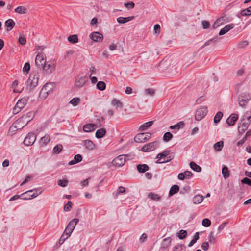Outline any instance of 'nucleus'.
Here are the masks:
<instances>
[{
  "label": "nucleus",
  "instance_id": "20",
  "mask_svg": "<svg viewBox=\"0 0 251 251\" xmlns=\"http://www.w3.org/2000/svg\"><path fill=\"white\" fill-rule=\"evenodd\" d=\"M44 70H45L48 73H51L54 70V66L51 65L50 64L45 63L43 66L41 67Z\"/></svg>",
  "mask_w": 251,
  "mask_h": 251
},
{
  "label": "nucleus",
  "instance_id": "31",
  "mask_svg": "<svg viewBox=\"0 0 251 251\" xmlns=\"http://www.w3.org/2000/svg\"><path fill=\"white\" fill-rule=\"evenodd\" d=\"M179 190V187L177 185H173L170 190L169 195L171 196L176 193H177Z\"/></svg>",
  "mask_w": 251,
  "mask_h": 251
},
{
  "label": "nucleus",
  "instance_id": "46",
  "mask_svg": "<svg viewBox=\"0 0 251 251\" xmlns=\"http://www.w3.org/2000/svg\"><path fill=\"white\" fill-rule=\"evenodd\" d=\"M187 233L186 230H181L177 233V236L179 237L180 239H183L187 236Z\"/></svg>",
  "mask_w": 251,
  "mask_h": 251
},
{
  "label": "nucleus",
  "instance_id": "61",
  "mask_svg": "<svg viewBox=\"0 0 251 251\" xmlns=\"http://www.w3.org/2000/svg\"><path fill=\"white\" fill-rule=\"evenodd\" d=\"M124 5L127 8L132 9L135 6V4L132 1L124 3Z\"/></svg>",
  "mask_w": 251,
  "mask_h": 251
},
{
  "label": "nucleus",
  "instance_id": "19",
  "mask_svg": "<svg viewBox=\"0 0 251 251\" xmlns=\"http://www.w3.org/2000/svg\"><path fill=\"white\" fill-rule=\"evenodd\" d=\"M146 136H144L143 133L137 134L134 137V140L137 143H143L146 142Z\"/></svg>",
  "mask_w": 251,
  "mask_h": 251
},
{
  "label": "nucleus",
  "instance_id": "18",
  "mask_svg": "<svg viewBox=\"0 0 251 251\" xmlns=\"http://www.w3.org/2000/svg\"><path fill=\"white\" fill-rule=\"evenodd\" d=\"M82 159V157L80 154H76L74 156V159L70 161L68 163V164L69 165H72L74 164H75L81 161Z\"/></svg>",
  "mask_w": 251,
  "mask_h": 251
},
{
  "label": "nucleus",
  "instance_id": "35",
  "mask_svg": "<svg viewBox=\"0 0 251 251\" xmlns=\"http://www.w3.org/2000/svg\"><path fill=\"white\" fill-rule=\"evenodd\" d=\"M137 168L140 173H144L149 169V167L146 164L138 165Z\"/></svg>",
  "mask_w": 251,
  "mask_h": 251
},
{
  "label": "nucleus",
  "instance_id": "13",
  "mask_svg": "<svg viewBox=\"0 0 251 251\" xmlns=\"http://www.w3.org/2000/svg\"><path fill=\"white\" fill-rule=\"evenodd\" d=\"M238 116L236 114H232L226 120V123L229 126L234 125L236 121L238 120Z\"/></svg>",
  "mask_w": 251,
  "mask_h": 251
},
{
  "label": "nucleus",
  "instance_id": "5",
  "mask_svg": "<svg viewBox=\"0 0 251 251\" xmlns=\"http://www.w3.org/2000/svg\"><path fill=\"white\" fill-rule=\"evenodd\" d=\"M207 113V108L205 106H202L197 109L195 113V119L197 121L201 120L205 116Z\"/></svg>",
  "mask_w": 251,
  "mask_h": 251
},
{
  "label": "nucleus",
  "instance_id": "50",
  "mask_svg": "<svg viewBox=\"0 0 251 251\" xmlns=\"http://www.w3.org/2000/svg\"><path fill=\"white\" fill-rule=\"evenodd\" d=\"M202 225L204 227H208L211 225V221L209 219H204L202 221Z\"/></svg>",
  "mask_w": 251,
  "mask_h": 251
},
{
  "label": "nucleus",
  "instance_id": "11",
  "mask_svg": "<svg viewBox=\"0 0 251 251\" xmlns=\"http://www.w3.org/2000/svg\"><path fill=\"white\" fill-rule=\"evenodd\" d=\"M243 120L244 119L241 120L238 127V131L241 134L243 133L247 129L250 124V121L246 123L243 122Z\"/></svg>",
  "mask_w": 251,
  "mask_h": 251
},
{
  "label": "nucleus",
  "instance_id": "62",
  "mask_svg": "<svg viewBox=\"0 0 251 251\" xmlns=\"http://www.w3.org/2000/svg\"><path fill=\"white\" fill-rule=\"evenodd\" d=\"M202 25L203 29H207L210 26L209 23L206 20H203L202 21Z\"/></svg>",
  "mask_w": 251,
  "mask_h": 251
},
{
  "label": "nucleus",
  "instance_id": "9",
  "mask_svg": "<svg viewBox=\"0 0 251 251\" xmlns=\"http://www.w3.org/2000/svg\"><path fill=\"white\" fill-rule=\"evenodd\" d=\"M126 162L125 157L123 155H119L115 158L112 163L114 166L121 167L124 165Z\"/></svg>",
  "mask_w": 251,
  "mask_h": 251
},
{
  "label": "nucleus",
  "instance_id": "25",
  "mask_svg": "<svg viewBox=\"0 0 251 251\" xmlns=\"http://www.w3.org/2000/svg\"><path fill=\"white\" fill-rule=\"evenodd\" d=\"M5 26L7 27V31L11 30L15 26V22L13 21L12 19H8L7 20L5 23Z\"/></svg>",
  "mask_w": 251,
  "mask_h": 251
},
{
  "label": "nucleus",
  "instance_id": "22",
  "mask_svg": "<svg viewBox=\"0 0 251 251\" xmlns=\"http://www.w3.org/2000/svg\"><path fill=\"white\" fill-rule=\"evenodd\" d=\"M225 19L224 17H221L220 18L217 19L214 23L213 25V27L214 28H216L223 24Z\"/></svg>",
  "mask_w": 251,
  "mask_h": 251
},
{
  "label": "nucleus",
  "instance_id": "57",
  "mask_svg": "<svg viewBox=\"0 0 251 251\" xmlns=\"http://www.w3.org/2000/svg\"><path fill=\"white\" fill-rule=\"evenodd\" d=\"M72 206V203L71 201H68L64 207V210L65 211H69Z\"/></svg>",
  "mask_w": 251,
  "mask_h": 251
},
{
  "label": "nucleus",
  "instance_id": "15",
  "mask_svg": "<svg viewBox=\"0 0 251 251\" xmlns=\"http://www.w3.org/2000/svg\"><path fill=\"white\" fill-rule=\"evenodd\" d=\"M34 114L32 112H29L23 115L21 118L20 120L19 121L21 120H23L25 119L28 123L30 122L33 118Z\"/></svg>",
  "mask_w": 251,
  "mask_h": 251
},
{
  "label": "nucleus",
  "instance_id": "23",
  "mask_svg": "<svg viewBox=\"0 0 251 251\" xmlns=\"http://www.w3.org/2000/svg\"><path fill=\"white\" fill-rule=\"evenodd\" d=\"M86 82V78L85 77H81L75 82V86L77 87H82Z\"/></svg>",
  "mask_w": 251,
  "mask_h": 251
},
{
  "label": "nucleus",
  "instance_id": "21",
  "mask_svg": "<svg viewBox=\"0 0 251 251\" xmlns=\"http://www.w3.org/2000/svg\"><path fill=\"white\" fill-rule=\"evenodd\" d=\"M84 144L85 147L90 150H92L95 149V144L90 140H86L84 141Z\"/></svg>",
  "mask_w": 251,
  "mask_h": 251
},
{
  "label": "nucleus",
  "instance_id": "1",
  "mask_svg": "<svg viewBox=\"0 0 251 251\" xmlns=\"http://www.w3.org/2000/svg\"><path fill=\"white\" fill-rule=\"evenodd\" d=\"M54 88V84L53 83H46L42 87L40 93V98L45 99L49 94L52 92Z\"/></svg>",
  "mask_w": 251,
  "mask_h": 251
},
{
  "label": "nucleus",
  "instance_id": "54",
  "mask_svg": "<svg viewBox=\"0 0 251 251\" xmlns=\"http://www.w3.org/2000/svg\"><path fill=\"white\" fill-rule=\"evenodd\" d=\"M218 41V38L217 37L216 38H213V39H211L207 41L204 43L203 47L207 46V45H209L211 43H215L217 42Z\"/></svg>",
  "mask_w": 251,
  "mask_h": 251
},
{
  "label": "nucleus",
  "instance_id": "34",
  "mask_svg": "<svg viewBox=\"0 0 251 251\" xmlns=\"http://www.w3.org/2000/svg\"><path fill=\"white\" fill-rule=\"evenodd\" d=\"M224 146V142L222 141L217 142L214 145V148L216 151H219L222 150Z\"/></svg>",
  "mask_w": 251,
  "mask_h": 251
},
{
  "label": "nucleus",
  "instance_id": "48",
  "mask_svg": "<svg viewBox=\"0 0 251 251\" xmlns=\"http://www.w3.org/2000/svg\"><path fill=\"white\" fill-rule=\"evenodd\" d=\"M97 87L99 90L103 91L105 90L106 85L105 83L103 81H99L97 84Z\"/></svg>",
  "mask_w": 251,
  "mask_h": 251
},
{
  "label": "nucleus",
  "instance_id": "36",
  "mask_svg": "<svg viewBox=\"0 0 251 251\" xmlns=\"http://www.w3.org/2000/svg\"><path fill=\"white\" fill-rule=\"evenodd\" d=\"M78 221V219L74 218L69 223L67 226L73 230Z\"/></svg>",
  "mask_w": 251,
  "mask_h": 251
},
{
  "label": "nucleus",
  "instance_id": "26",
  "mask_svg": "<svg viewBox=\"0 0 251 251\" xmlns=\"http://www.w3.org/2000/svg\"><path fill=\"white\" fill-rule=\"evenodd\" d=\"M27 100L25 98L20 99L16 103L17 107H20L22 109L27 104Z\"/></svg>",
  "mask_w": 251,
  "mask_h": 251
},
{
  "label": "nucleus",
  "instance_id": "10",
  "mask_svg": "<svg viewBox=\"0 0 251 251\" xmlns=\"http://www.w3.org/2000/svg\"><path fill=\"white\" fill-rule=\"evenodd\" d=\"M157 144V142L156 141L149 143L144 145L141 150L144 152L152 151L155 149Z\"/></svg>",
  "mask_w": 251,
  "mask_h": 251
},
{
  "label": "nucleus",
  "instance_id": "16",
  "mask_svg": "<svg viewBox=\"0 0 251 251\" xmlns=\"http://www.w3.org/2000/svg\"><path fill=\"white\" fill-rule=\"evenodd\" d=\"M148 197L151 200L156 201H159L161 199V196L152 192L149 193L148 194Z\"/></svg>",
  "mask_w": 251,
  "mask_h": 251
},
{
  "label": "nucleus",
  "instance_id": "42",
  "mask_svg": "<svg viewBox=\"0 0 251 251\" xmlns=\"http://www.w3.org/2000/svg\"><path fill=\"white\" fill-rule=\"evenodd\" d=\"M173 138V135L170 132H166L163 136V140L165 142H168L170 140H171Z\"/></svg>",
  "mask_w": 251,
  "mask_h": 251
},
{
  "label": "nucleus",
  "instance_id": "53",
  "mask_svg": "<svg viewBox=\"0 0 251 251\" xmlns=\"http://www.w3.org/2000/svg\"><path fill=\"white\" fill-rule=\"evenodd\" d=\"M209 242L212 244L216 242V237L214 236L213 233L211 232L208 236Z\"/></svg>",
  "mask_w": 251,
  "mask_h": 251
},
{
  "label": "nucleus",
  "instance_id": "45",
  "mask_svg": "<svg viewBox=\"0 0 251 251\" xmlns=\"http://www.w3.org/2000/svg\"><path fill=\"white\" fill-rule=\"evenodd\" d=\"M186 247L183 244L177 245L174 248V251H185Z\"/></svg>",
  "mask_w": 251,
  "mask_h": 251
},
{
  "label": "nucleus",
  "instance_id": "7",
  "mask_svg": "<svg viewBox=\"0 0 251 251\" xmlns=\"http://www.w3.org/2000/svg\"><path fill=\"white\" fill-rule=\"evenodd\" d=\"M36 64L41 68L46 63V55L43 52H38L35 60Z\"/></svg>",
  "mask_w": 251,
  "mask_h": 251
},
{
  "label": "nucleus",
  "instance_id": "51",
  "mask_svg": "<svg viewBox=\"0 0 251 251\" xmlns=\"http://www.w3.org/2000/svg\"><path fill=\"white\" fill-rule=\"evenodd\" d=\"M42 192V190H41L39 193H37L36 192L32 194V195H29V197H24L22 198L24 200H29L33 198L36 197L39 194H40Z\"/></svg>",
  "mask_w": 251,
  "mask_h": 251
},
{
  "label": "nucleus",
  "instance_id": "56",
  "mask_svg": "<svg viewBox=\"0 0 251 251\" xmlns=\"http://www.w3.org/2000/svg\"><path fill=\"white\" fill-rule=\"evenodd\" d=\"M73 231V230H72L71 228L67 226L63 234H65V235H67V236L69 237L71 235Z\"/></svg>",
  "mask_w": 251,
  "mask_h": 251
},
{
  "label": "nucleus",
  "instance_id": "58",
  "mask_svg": "<svg viewBox=\"0 0 251 251\" xmlns=\"http://www.w3.org/2000/svg\"><path fill=\"white\" fill-rule=\"evenodd\" d=\"M183 174L185 179H189L193 176V173L189 171H185L183 172Z\"/></svg>",
  "mask_w": 251,
  "mask_h": 251
},
{
  "label": "nucleus",
  "instance_id": "33",
  "mask_svg": "<svg viewBox=\"0 0 251 251\" xmlns=\"http://www.w3.org/2000/svg\"><path fill=\"white\" fill-rule=\"evenodd\" d=\"M184 126V123L183 122L180 121L178 122L177 124L171 126H170V128L171 129H176V130H179L181 128H182Z\"/></svg>",
  "mask_w": 251,
  "mask_h": 251
},
{
  "label": "nucleus",
  "instance_id": "40",
  "mask_svg": "<svg viewBox=\"0 0 251 251\" xmlns=\"http://www.w3.org/2000/svg\"><path fill=\"white\" fill-rule=\"evenodd\" d=\"M171 239L169 238H166L164 239L162 244L161 247L164 248H167L171 244Z\"/></svg>",
  "mask_w": 251,
  "mask_h": 251
},
{
  "label": "nucleus",
  "instance_id": "44",
  "mask_svg": "<svg viewBox=\"0 0 251 251\" xmlns=\"http://www.w3.org/2000/svg\"><path fill=\"white\" fill-rule=\"evenodd\" d=\"M242 16H249L251 15V6L243 10L240 13Z\"/></svg>",
  "mask_w": 251,
  "mask_h": 251
},
{
  "label": "nucleus",
  "instance_id": "32",
  "mask_svg": "<svg viewBox=\"0 0 251 251\" xmlns=\"http://www.w3.org/2000/svg\"><path fill=\"white\" fill-rule=\"evenodd\" d=\"M153 121L147 122L140 126L139 129L141 131H144L147 129L149 127L151 126L153 124Z\"/></svg>",
  "mask_w": 251,
  "mask_h": 251
},
{
  "label": "nucleus",
  "instance_id": "63",
  "mask_svg": "<svg viewBox=\"0 0 251 251\" xmlns=\"http://www.w3.org/2000/svg\"><path fill=\"white\" fill-rule=\"evenodd\" d=\"M32 178V176L31 175H28L25 178V179L23 181V182L21 183V185H23L25 184L29 180H30Z\"/></svg>",
  "mask_w": 251,
  "mask_h": 251
},
{
  "label": "nucleus",
  "instance_id": "4",
  "mask_svg": "<svg viewBox=\"0 0 251 251\" xmlns=\"http://www.w3.org/2000/svg\"><path fill=\"white\" fill-rule=\"evenodd\" d=\"M20 120V118L17 119L11 126L10 130H12L13 131L15 130L21 129L25 126L28 122L25 119L19 121Z\"/></svg>",
  "mask_w": 251,
  "mask_h": 251
},
{
  "label": "nucleus",
  "instance_id": "39",
  "mask_svg": "<svg viewBox=\"0 0 251 251\" xmlns=\"http://www.w3.org/2000/svg\"><path fill=\"white\" fill-rule=\"evenodd\" d=\"M50 138L49 135H45L41 138V141L43 145H46L50 141Z\"/></svg>",
  "mask_w": 251,
  "mask_h": 251
},
{
  "label": "nucleus",
  "instance_id": "60",
  "mask_svg": "<svg viewBox=\"0 0 251 251\" xmlns=\"http://www.w3.org/2000/svg\"><path fill=\"white\" fill-rule=\"evenodd\" d=\"M18 42L21 45H24L26 43V38L24 36H20L18 39Z\"/></svg>",
  "mask_w": 251,
  "mask_h": 251
},
{
  "label": "nucleus",
  "instance_id": "64",
  "mask_svg": "<svg viewBox=\"0 0 251 251\" xmlns=\"http://www.w3.org/2000/svg\"><path fill=\"white\" fill-rule=\"evenodd\" d=\"M201 248L204 251H207L209 248V244L207 242H204L202 243Z\"/></svg>",
  "mask_w": 251,
  "mask_h": 251
},
{
  "label": "nucleus",
  "instance_id": "43",
  "mask_svg": "<svg viewBox=\"0 0 251 251\" xmlns=\"http://www.w3.org/2000/svg\"><path fill=\"white\" fill-rule=\"evenodd\" d=\"M223 113L221 112H218L214 118V122L215 124L218 123L223 117Z\"/></svg>",
  "mask_w": 251,
  "mask_h": 251
},
{
  "label": "nucleus",
  "instance_id": "27",
  "mask_svg": "<svg viewBox=\"0 0 251 251\" xmlns=\"http://www.w3.org/2000/svg\"><path fill=\"white\" fill-rule=\"evenodd\" d=\"M204 197L200 195H197L195 196L193 199V202L194 204H200L203 200Z\"/></svg>",
  "mask_w": 251,
  "mask_h": 251
},
{
  "label": "nucleus",
  "instance_id": "52",
  "mask_svg": "<svg viewBox=\"0 0 251 251\" xmlns=\"http://www.w3.org/2000/svg\"><path fill=\"white\" fill-rule=\"evenodd\" d=\"M68 183V180L67 179H59L58 180V185L63 187H66Z\"/></svg>",
  "mask_w": 251,
  "mask_h": 251
},
{
  "label": "nucleus",
  "instance_id": "59",
  "mask_svg": "<svg viewBox=\"0 0 251 251\" xmlns=\"http://www.w3.org/2000/svg\"><path fill=\"white\" fill-rule=\"evenodd\" d=\"M241 183L243 184H248V185L251 186V179L247 177H245L242 179Z\"/></svg>",
  "mask_w": 251,
  "mask_h": 251
},
{
  "label": "nucleus",
  "instance_id": "37",
  "mask_svg": "<svg viewBox=\"0 0 251 251\" xmlns=\"http://www.w3.org/2000/svg\"><path fill=\"white\" fill-rule=\"evenodd\" d=\"M222 173L223 177L225 179L227 178L229 176V171L226 166H224L222 169Z\"/></svg>",
  "mask_w": 251,
  "mask_h": 251
},
{
  "label": "nucleus",
  "instance_id": "55",
  "mask_svg": "<svg viewBox=\"0 0 251 251\" xmlns=\"http://www.w3.org/2000/svg\"><path fill=\"white\" fill-rule=\"evenodd\" d=\"M155 93V91L152 88L146 89L145 91V94L146 95L153 96Z\"/></svg>",
  "mask_w": 251,
  "mask_h": 251
},
{
  "label": "nucleus",
  "instance_id": "47",
  "mask_svg": "<svg viewBox=\"0 0 251 251\" xmlns=\"http://www.w3.org/2000/svg\"><path fill=\"white\" fill-rule=\"evenodd\" d=\"M111 103L113 105L116 106L118 107H122V103L116 99H113L112 100Z\"/></svg>",
  "mask_w": 251,
  "mask_h": 251
},
{
  "label": "nucleus",
  "instance_id": "8",
  "mask_svg": "<svg viewBox=\"0 0 251 251\" xmlns=\"http://www.w3.org/2000/svg\"><path fill=\"white\" fill-rule=\"evenodd\" d=\"M36 139V135L33 133L30 132L26 135L23 143L26 146H30L35 142Z\"/></svg>",
  "mask_w": 251,
  "mask_h": 251
},
{
  "label": "nucleus",
  "instance_id": "6",
  "mask_svg": "<svg viewBox=\"0 0 251 251\" xmlns=\"http://www.w3.org/2000/svg\"><path fill=\"white\" fill-rule=\"evenodd\" d=\"M251 97L249 94L242 93L238 97L239 104L241 107H244L247 103Z\"/></svg>",
  "mask_w": 251,
  "mask_h": 251
},
{
  "label": "nucleus",
  "instance_id": "2",
  "mask_svg": "<svg viewBox=\"0 0 251 251\" xmlns=\"http://www.w3.org/2000/svg\"><path fill=\"white\" fill-rule=\"evenodd\" d=\"M39 75L38 72L31 73L27 81V86L31 90L37 86L38 83Z\"/></svg>",
  "mask_w": 251,
  "mask_h": 251
},
{
  "label": "nucleus",
  "instance_id": "24",
  "mask_svg": "<svg viewBox=\"0 0 251 251\" xmlns=\"http://www.w3.org/2000/svg\"><path fill=\"white\" fill-rule=\"evenodd\" d=\"M95 125L93 124H88L83 126V130L85 132H89L95 130Z\"/></svg>",
  "mask_w": 251,
  "mask_h": 251
},
{
  "label": "nucleus",
  "instance_id": "49",
  "mask_svg": "<svg viewBox=\"0 0 251 251\" xmlns=\"http://www.w3.org/2000/svg\"><path fill=\"white\" fill-rule=\"evenodd\" d=\"M80 100L79 98H74L70 101V103L74 106L77 105L80 102Z\"/></svg>",
  "mask_w": 251,
  "mask_h": 251
},
{
  "label": "nucleus",
  "instance_id": "41",
  "mask_svg": "<svg viewBox=\"0 0 251 251\" xmlns=\"http://www.w3.org/2000/svg\"><path fill=\"white\" fill-rule=\"evenodd\" d=\"M63 149V146L61 144H57L56 145L53 149V152L54 154H58L62 151Z\"/></svg>",
  "mask_w": 251,
  "mask_h": 251
},
{
  "label": "nucleus",
  "instance_id": "38",
  "mask_svg": "<svg viewBox=\"0 0 251 251\" xmlns=\"http://www.w3.org/2000/svg\"><path fill=\"white\" fill-rule=\"evenodd\" d=\"M15 11L19 14H24L26 13L27 9L24 6H20L15 9Z\"/></svg>",
  "mask_w": 251,
  "mask_h": 251
},
{
  "label": "nucleus",
  "instance_id": "3",
  "mask_svg": "<svg viewBox=\"0 0 251 251\" xmlns=\"http://www.w3.org/2000/svg\"><path fill=\"white\" fill-rule=\"evenodd\" d=\"M170 151H164L161 153H158L156 156L158 160L156 162L157 164H162L169 162L173 159V157L168 156Z\"/></svg>",
  "mask_w": 251,
  "mask_h": 251
},
{
  "label": "nucleus",
  "instance_id": "14",
  "mask_svg": "<svg viewBox=\"0 0 251 251\" xmlns=\"http://www.w3.org/2000/svg\"><path fill=\"white\" fill-rule=\"evenodd\" d=\"M234 24H231L226 25L224 28L221 29L219 32V35L220 36L224 35L228 31H229L230 29H232L234 27Z\"/></svg>",
  "mask_w": 251,
  "mask_h": 251
},
{
  "label": "nucleus",
  "instance_id": "29",
  "mask_svg": "<svg viewBox=\"0 0 251 251\" xmlns=\"http://www.w3.org/2000/svg\"><path fill=\"white\" fill-rule=\"evenodd\" d=\"M106 133V131L104 128H100L98 129L96 132V137L97 138H101L103 137Z\"/></svg>",
  "mask_w": 251,
  "mask_h": 251
},
{
  "label": "nucleus",
  "instance_id": "30",
  "mask_svg": "<svg viewBox=\"0 0 251 251\" xmlns=\"http://www.w3.org/2000/svg\"><path fill=\"white\" fill-rule=\"evenodd\" d=\"M190 167L193 171L197 172H200L201 170V167L193 161L190 163Z\"/></svg>",
  "mask_w": 251,
  "mask_h": 251
},
{
  "label": "nucleus",
  "instance_id": "17",
  "mask_svg": "<svg viewBox=\"0 0 251 251\" xmlns=\"http://www.w3.org/2000/svg\"><path fill=\"white\" fill-rule=\"evenodd\" d=\"M134 18V16H129L127 17H120L117 19V21L120 24H124L128 21L133 20Z\"/></svg>",
  "mask_w": 251,
  "mask_h": 251
},
{
  "label": "nucleus",
  "instance_id": "28",
  "mask_svg": "<svg viewBox=\"0 0 251 251\" xmlns=\"http://www.w3.org/2000/svg\"><path fill=\"white\" fill-rule=\"evenodd\" d=\"M68 41L71 44H75L78 42V36L76 34L70 35L68 37Z\"/></svg>",
  "mask_w": 251,
  "mask_h": 251
},
{
  "label": "nucleus",
  "instance_id": "12",
  "mask_svg": "<svg viewBox=\"0 0 251 251\" xmlns=\"http://www.w3.org/2000/svg\"><path fill=\"white\" fill-rule=\"evenodd\" d=\"M90 38L95 42H100L103 39V35L98 32H93L90 35Z\"/></svg>",
  "mask_w": 251,
  "mask_h": 251
}]
</instances>
